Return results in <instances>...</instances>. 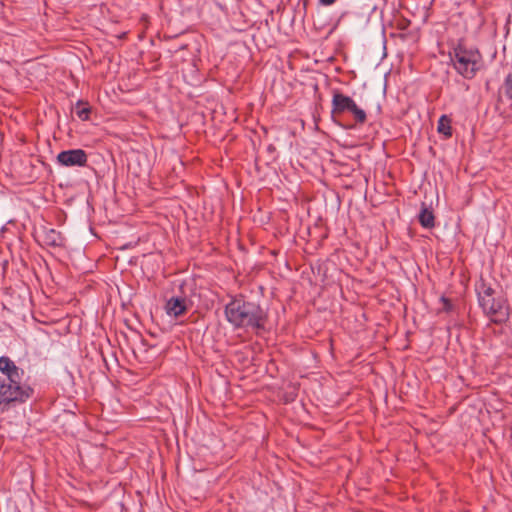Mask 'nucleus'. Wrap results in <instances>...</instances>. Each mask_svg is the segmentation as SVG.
Returning a JSON list of instances; mask_svg holds the SVG:
<instances>
[{
  "label": "nucleus",
  "instance_id": "f257e3e1",
  "mask_svg": "<svg viewBox=\"0 0 512 512\" xmlns=\"http://www.w3.org/2000/svg\"><path fill=\"white\" fill-rule=\"evenodd\" d=\"M227 321L235 328L262 329L267 318L264 310L254 302L234 298L225 307Z\"/></svg>",
  "mask_w": 512,
  "mask_h": 512
},
{
  "label": "nucleus",
  "instance_id": "f03ea898",
  "mask_svg": "<svg viewBox=\"0 0 512 512\" xmlns=\"http://www.w3.org/2000/svg\"><path fill=\"white\" fill-rule=\"evenodd\" d=\"M0 372L7 377V381L2 380L5 387L3 390H8L11 393L10 399L13 401H24L30 395V388L23 384V369L16 366L7 356L0 357Z\"/></svg>",
  "mask_w": 512,
  "mask_h": 512
},
{
  "label": "nucleus",
  "instance_id": "7ed1b4c3",
  "mask_svg": "<svg viewBox=\"0 0 512 512\" xmlns=\"http://www.w3.org/2000/svg\"><path fill=\"white\" fill-rule=\"evenodd\" d=\"M451 61L459 74L464 78L471 79L480 67L481 54L475 49H467L458 45L451 54Z\"/></svg>",
  "mask_w": 512,
  "mask_h": 512
},
{
  "label": "nucleus",
  "instance_id": "20e7f679",
  "mask_svg": "<svg viewBox=\"0 0 512 512\" xmlns=\"http://www.w3.org/2000/svg\"><path fill=\"white\" fill-rule=\"evenodd\" d=\"M344 112H350L359 124L366 122L367 116L365 111L359 108L352 98L340 92H335L332 98V113L340 115Z\"/></svg>",
  "mask_w": 512,
  "mask_h": 512
},
{
  "label": "nucleus",
  "instance_id": "39448f33",
  "mask_svg": "<svg viewBox=\"0 0 512 512\" xmlns=\"http://www.w3.org/2000/svg\"><path fill=\"white\" fill-rule=\"evenodd\" d=\"M57 161L67 167L84 166L87 162V154L82 149L66 150L57 155Z\"/></svg>",
  "mask_w": 512,
  "mask_h": 512
},
{
  "label": "nucleus",
  "instance_id": "423d86ee",
  "mask_svg": "<svg viewBox=\"0 0 512 512\" xmlns=\"http://www.w3.org/2000/svg\"><path fill=\"white\" fill-rule=\"evenodd\" d=\"M189 306L190 301L186 297L175 296L166 302L165 310L169 316L179 317L186 313Z\"/></svg>",
  "mask_w": 512,
  "mask_h": 512
},
{
  "label": "nucleus",
  "instance_id": "0eeeda50",
  "mask_svg": "<svg viewBox=\"0 0 512 512\" xmlns=\"http://www.w3.org/2000/svg\"><path fill=\"white\" fill-rule=\"evenodd\" d=\"M485 314L490 318L492 322L496 324H502L509 318V306L504 300L497 299V302L492 307V309Z\"/></svg>",
  "mask_w": 512,
  "mask_h": 512
},
{
  "label": "nucleus",
  "instance_id": "6e6552de",
  "mask_svg": "<svg viewBox=\"0 0 512 512\" xmlns=\"http://www.w3.org/2000/svg\"><path fill=\"white\" fill-rule=\"evenodd\" d=\"M40 238L45 245L51 247H60L64 242V238L61 233L53 228H43Z\"/></svg>",
  "mask_w": 512,
  "mask_h": 512
},
{
  "label": "nucleus",
  "instance_id": "1a4fd4ad",
  "mask_svg": "<svg viewBox=\"0 0 512 512\" xmlns=\"http://www.w3.org/2000/svg\"><path fill=\"white\" fill-rule=\"evenodd\" d=\"M418 218H419L420 224L424 228L430 229V228L434 227L435 217H434L433 212L431 210H429L428 208L423 207L420 211Z\"/></svg>",
  "mask_w": 512,
  "mask_h": 512
},
{
  "label": "nucleus",
  "instance_id": "9d476101",
  "mask_svg": "<svg viewBox=\"0 0 512 512\" xmlns=\"http://www.w3.org/2000/svg\"><path fill=\"white\" fill-rule=\"evenodd\" d=\"M476 291L478 294L479 302L482 300L489 299V298L493 297V295H494V289L492 287H490L489 285H487L484 281H481L477 285Z\"/></svg>",
  "mask_w": 512,
  "mask_h": 512
},
{
  "label": "nucleus",
  "instance_id": "9b49d317",
  "mask_svg": "<svg viewBox=\"0 0 512 512\" xmlns=\"http://www.w3.org/2000/svg\"><path fill=\"white\" fill-rule=\"evenodd\" d=\"M437 130L446 137H450L452 135L451 120L446 115H442L440 117Z\"/></svg>",
  "mask_w": 512,
  "mask_h": 512
},
{
  "label": "nucleus",
  "instance_id": "f8f14e48",
  "mask_svg": "<svg viewBox=\"0 0 512 512\" xmlns=\"http://www.w3.org/2000/svg\"><path fill=\"white\" fill-rule=\"evenodd\" d=\"M76 114L81 120H88L90 114V107L88 106V104L79 101L76 107Z\"/></svg>",
  "mask_w": 512,
  "mask_h": 512
},
{
  "label": "nucleus",
  "instance_id": "ddd939ff",
  "mask_svg": "<svg viewBox=\"0 0 512 512\" xmlns=\"http://www.w3.org/2000/svg\"><path fill=\"white\" fill-rule=\"evenodd\" d=\"M503 87L505 96L512 100V73L505 78Z\"/></svg>",
  "mask_w": 512,
  "mask_h": 512
},
{
  "label": "nucleus",
  "instance_id": "4468645a",
  "mask_svg": "<svg viewBox=\"0 0 512 512\" xmlns=\"http://www.w3.org/2000/svg\"><path fill=\"white\" fill-rule=\"evenodd\" d=\"M496 302H497V299H495L494 297H491L489 299L480 301L479 304L482 307L483 311L485 313H487L489 310L492 309V307L495 305Z\"/></svg>",
  "mask_w": 512,
  "mask_h": 512
},
{
  "label": "nucleus",
  "instance_id": "2eb2a0df",
  "mask_svg": "<svg viewBox=\"0 0 512 512\" xmlns=\"http://www.w3.org/2000/svg\"><path fill=\"white\" fill-rule=\"evenodd\" d=\"M440 301L442 303V308L440 309V311L449 312V311L452 310V304H451L449 299H447L446 297L442 296L440 298Z\"/></svg>",
  "mask_w": 512,
  "mask_h": 512
},
{
  "label": "nucleus",
  "instance_id": "dca6fc26",
  "mask_svg": "<svg viewBox=\"0 0 512 512\" xmlns=\"http://www.w3.org/2000/svg\"><path fill=\"white\" fill-rule=\"evenodd\" d=\"M321 4L325 5V6H330L332 5L336 0H319Z\"/></svg>",
  "mask_w": 512,
  "mask_h": 512
},
{
  "label": "nucleus",
  "instance_id": "f3484780",
  "mask_svg": "<svg viewBox=\"0 0 512 512\" xmlns=\"http://www.w3.org/2000/svg\"><path fill=\"white\" fill-rule=\"evenodd\" d=\"M406 27H407V24L405 25V23H402L401 28H402V29H405Z\"/></svg>",
  "mask_w": 512,
  "mask_h": 512
},
{
  "label": "nucleus",
  "instance_id": "a211bd4d",
  "mask_svg": "<svg viewBox=\"0 0 512 512\" xmlns=\"http://www.w3.org/2000/svg\"><path fill=\"white\" fill-rule=\"evenodd\" d=\"M406 27H407V24L405 25V23H402L401 28H402V29H405Z\"/></svg>",
  "mask_w": 512,
  "mask_h": 512
}]
</instances>
